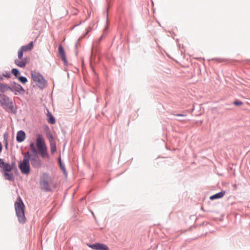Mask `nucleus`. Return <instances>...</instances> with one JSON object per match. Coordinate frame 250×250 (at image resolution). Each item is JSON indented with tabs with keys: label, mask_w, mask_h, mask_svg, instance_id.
Segmentation results:
<instances>
[{
	"label": "nucleus",
	"mask_w": 250,
	"mask_h": 250,
	"mask_svg": "<svg viewBox=\"0 0 250 250\" xmlns=\"http://www.w3.org/2000/svg\"><path fill=\"white\" fill-rule=\"evenodd\" d=\"M36 147L33 143L30 145L33 155H30V159L32 166L34 167H39L41 166V161L37 155V152L42 158H49L47 149L44 140L40 134H39L36 139Z\"/></svg>",
	"instance_id": "f257e3e1"
},
{
	"label": "nucleus",
	"mask_w": 250,
	"mask_h": 250,
	"mask_svg": "<svg viewBox=\"0 0 250 250\" xmlns=\"http://www.w3.org/2000/svg\"><path fill=\"white\" fill-rule=\"evenodd\" d=\"M15 208L19 221L21 223H24L26 222L24 215L25 206L20 197H19L15 203Z\"/></svg>",
	"instance_id": "f03ea898"
},
{
	"label": "nucleus",
	"mask_w": 250,
	"mask_h": 250,
	"mask_svg": "<svg viewBox=\"0 0 250 250\" xmlns=\"http://www.w3.org/2000/svg\"><path fill=\"white\" fill-rule=\"evenodd\" d=\"M29 159L30 154L27 152L24 154L22 161L19 164V168L23 174L28 175L30 173Z\"/></svg>",
	"instance_id": "7ed1b4c3"
},
{
	"label": "nucleus",
	"mask_w": 250,
	"mask_h": 250,
	"mask_svg": "<svg viewBox=\"0 0 250 250\" xmlns=\"http://www.w3.org/2000/svg\"><path fill=\"white\" fill-rule=\"evenodd\" d=\"M14 165H10L8 163H3L1 168L3 173V177L6 180L12 181L14 180L13 174L11 172L14 167Z\"/></svg>",
	"instance_id": "20e7f679"
},
{
	"label": "nucleus",
	"mask_w": 250,
	"mask_h": 250,
	"mask_svg": "<svg viewBox=\"0 0 250 250\" xmlns=\"http://www.w3.org/2000/svg\"><path fill=\"white\" fill-rule=\"evenodd\" d=\"M31 76L32 80L39 87L42 88L46 86V81L40 73L34 71L32 72Z\"/></svg>",
	"instance_id": "39448f33"
},
{
	"label": "nucleus",
	"mask_w": 250,
	"mask_h": 250,
	"mask_svg": "<svg viewBox=\"0 0 250 250\" xmlns=\"http://www.w3.org/2000/svg\"><path fill=\"white\" fill-rule=\"evenodd\" d=\"M0 104L7 109L12 110L13 108L12 102L4 95L0 94Z\"/></svg>",
	"instance_id": "423d86ee"
},
{
	"label": "nucleus",
	"mask_w": 250,
	"mask_h": 250,
	"mask_svg": "<svg viewBox=\"0 0 250 250\" xmlns=\"http://www.w3.org/2000/svg\"><path fill=\"white\" fill-rule=\"evenodd\" d=\"M89 248H91L95 250H108V247L103 244L96 243L94 244L88 245Z\"/></svg>",
	"instance_id": "0eeeda50"
},
{
	"label": "nucleus",
	"mask_w": 250,
	"mask_h": 250,
	"mask_svg": "<svg viewBox=\"0 0 250 250\" xmlns=\"http://www.w3.org/2000/svg\"><path fill=\"white\" fill-rule=\"evenodd\" d=\"M29 59L28 58H25L23 60H16L15 62L17 65L20 67H24L26 64L28 63Z\"/></svg>",
	"instance_id": "6e6552de"
},
{
	"label": "nucleus",
	"mask_w": 250,
	"mask_h": 250,
	"mask_svg": "<svg viewBox=\"0 0 250 250\" xmlns=\"http://www.w3.org/2000/svg\"><path fill=\"white\" fill-rule=\"evenodd\" d=\"M58 52L59 55L61 56L62 60L65 64L67 63V60L65 54V52L62 45H60L58 47Z\"/></svg>",
	"instance_id": "1a4fd4ad"
},
{
	"label": "nucleus",
	"mask_w": 250,
	"mask_h": 250,
	"mask_svg": "<svg viewBox=\"0 0 250 250\" xmlns=\"http://www.w3.org/2000/svg\"><path fill=\"white\" fill-rule=\"evenodd\" d=\"M25 138V133L24 131L21 130L18 132L16 140L18 142H21L24 140Z\"/></svg>",
	"instance_id": "9d476101"
},
{
	"label": "nucleus",
	"mask_w": 250,
	"mask_h": 250,
	"mask_svg": "<svg viewBox=\"0 0 250 250\" xmlns=\"http://www.w3.org/2000/svg\"><path fill=\"white\" fill-rule=\"evenodd\" d=\"M41 186L42 188L45 190H48L49 189L50 187H49L48 182L45 179H42L41 181Z\"/></svg>",
	"instance_id": "9b49d317"
},
{
	"label": "nucleus",
	"mask_w": 250,
	"mask_h": 250,
	"mask_svg": "<svg viewBox=\"0 0 250 250\" xmlns=\"http://www.w3.org/2000/svg\"><path fill=\"white\" fill-rule=\"evenodd\" d=\"M33 47V43L32 42H30L29 44L26 45H24L21 47V49L23 52L31 50Z\"/></svg>",
	"instance_id": "f8f14e48"
},
{
	"label": "nucleus",
	"mask_w": 250,
	"mask_h": 250,
	"mask_svg": "<svg viewBox=\"0 0 250 250\" xmlns=\"http://www.w3.org/2000/svg\"><path fill=\"white\" fill-rule=\"evenodd\" d=\"M8 90H12L9 86L6 84L0 83V92H4Z\"/></svg>",
	"instance_id": "ddd939ff"
},
{
	"label": "nucleus",
	"mask_w": 250,
	"mask_h": 250,
	"mask_svg": "<svg viewBox=\"0 0 250 250\" xmlns=\"http://www.w3.org/2000/svg\"><path fill=\"white\" fill-rule=\"evenodd\" d=\"M226 192L225 191H221V192L217 193L210 197V200H214L215 199H218L222 197L225 194Z\"/></svg>",
	"instance_id": "4468645a"
},
{
	"label": "nucleus",
	"mask_w": 250,
	"mask_h": 250,
	"mask_svg": "<svg viewBox=\"0 0 250 250\" xmlns=\"http://www.w3.org/2000/svg\"><path fill=\"white\" fill-rule=\"evenodd\" d=\"M50 149L52 153H54L56 151V146L55 141L51 140Z\"/></svg>",
	"instance_id": "2eb2a0df"
},
{
	"label": "nucleus",
	"mask_w": 250,
	"mask_h": 250,
	"mask_svg": "<svg viewBox=\"0 0 250 250\" xmlns=\"http://www.w3.org/2000/svg\"><path fill=\"white\" fill-rule=\"evenodd\" d=\"M48 122L51 124H54L55 123V118L52 115H50L48 119Z\"/></svg>",
	"instance_id": "dca6fc26"
},
{
	"label": "nucleus",
	"mask_w": 250,
	"mask_h": 250,
	"mask_svg": "<svg viewBox=\"0 0 250 250\" xmlns=\"http://www.w3.org/2000/svg\"><path fill=\"white\" fill-rule=\"evenodd\" d=\"M11 73L16 77H17L20 74L19 71L16 68L12 69L11 70Z\"/></svg>",
	"instance_id": "f3484780"
},
{
	"label": "nucleus",
	"mask_w": 250,
	"mask_h": 250,
	"mask_svg": "<svg viewBox=\"0 0 250 250\" xmlns=\"http://www.w3.org/2000/svg\"><path fill=\"white\" fill-rule=\"evenodd\" d=\"M15 88H16V90L18 92H20L21 91H24V89L22 88V87L19 84H15Z\"/></svg>",
	"instance_id": "a211bd4d"
},
{
	"label": "nucleus",
	"mask_w": 250,
	"mask_h": 250,
	"mask_svg": "<svg viewBox=\"0 0 250 250\" xmlns=\"http://www.w3.org/2000/svg\"><path fill=\"white\" fill-rule=\"evenodd\" d=\"M19 80L22 83H25L27 82V79L25 77L22 76L20 77L19 78Z\"/></svg>",
	"instance_id": "6ab92c4d"
},
{
	"label": "nucleus",
	"mask_w": 250,
	"mask_h": 250,
	"mask_svg": "<svg viewBox=\"0 0 250 250\" xmlns=\"http://www.w3.org/2000/svg\"><path fill=\"white\" fill-rule=\"evenodd\" d=\"M23 51H22L21 49H20V50L18 52V58L19 59L21 60L23 57Z\"/></svg>",
	"instance_id": "aec40b11"
},
{
	"label": "nucleus",
	"mask_w": 250,
	"mask_h": 250,
	"mask_svg": "<svg viewBox=\"0 0 250 250\" xmlns=\"http://www.w3.org/2000/svg\"><path fill=\"white\" fill-rule=\"evenodd\" d=\"M233 104L235 105H242L243 103L241 101L236 100L234 102Z\"/></svg>",
	"instance_id": "412c9836"
},
{
	"label": "nucleus",
	"mask_w": 250,
	"mask_h": 250,
	"mask_svg": "<svg viewBox=\"0 0 250 250\" xmlns=\"http://www.w3.org/2000/svg\"><path fill=\"white\" fill-rule=\"evenodd\" d=\"M3 76L5 77L8 78H10V74L9 73H7L5 74H3Z\"/></svg>",
	"instance_id": "4be33fe9"
},
{
	"label": "nucleus",
	"mask_w": 250,
	"mask_h": 250,
	"mask_svg": "<svg viewBox=\"0 0 250 250\" xmlns=\"http://www.w3.org/2000/svg\"><path fill=\"white\" fill-rule=\"evenodd\" d=\"M49 140L50 141V143H51V140L54 141L53 137L52 136H50L49 138Z\"/></svg>",
	"instance_id": "5701e85b"
},
{
	"label": "nucleus",
	"mask_w": 250,
	"mask_h": 250,
	"mask_svg": "<svg viewBox=\"0 0 250 250\" xmlns=\"http://www.w3.org/2000/svg\"><path fill=\"white\" fill-rule=\"evenodd\" d=\"M4 163L3 161L0 159V167L1 168L2 165H3V163Z\"/></svg>",
	"instance_id": "b1692460"
},
{
	"label": "nucleus",
	"mask_w": 250,
	"mask_h": 250,
	"mask_svg": "<svg viewBox=\"0 0 250 250\" xmlns=\"http://www.w3.org/2000/svg\"><path fill=\"white\" fill-rule=\"evenodd\" d=\"M175 115L177 116H185L184 115L181 114H176Z\"/></svg>",
	"instance_id": "393cba45"
},
{
	"label": "nucleus",
	"mask_w": 250,
	"mask_h": 250,
	"mask_svg": "<svg viewBox=\"0 0 250 250\" xmlns=\"http://www.w3.org/2000/svg\"><path fill=\"white\" fill-rule=\"evenodd\" d=\"M2 148V145H1V143H0V152L1 151Z\"/></svg>",
	"instance_id": "a878e982"
}]
</instances>
